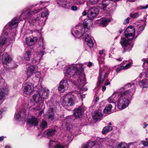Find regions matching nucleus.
Here are the masks:
<instances>
[{"instance_id": "obj_19", "label": "nucleus", "mask_w": 148, "mask_h": 148, "mask_svg": "<svg viewBox=\"0 0 148 148\" xmlns=\"http://www.w3.org/2000/svg\"><path fill=\"white\" fill-rule=\"evenodd\" d=\"M0 59L1 60L2 62L4 63L9 62L12 60L11 58L7 53H4L2 56H0Z\"/></svg>"}, {"instance_id": "obj_52", "label": "nucleus", "mask_w": 148, "mask_h": 148, "mask_svg": "<svg viewBox=\"0 0 148 148\" xmlns=\"http://www.w3.org/2000/svg\"><path fill=\"white\" fill-rule=\"evenodd\" d=\"M142 61L144 62V63H146L148 64V58L147 59L143 58L142 59Z\"/></svg>"}, {"instance_id": "obj_21", "label": "nucleus", "mask_w": 148, "mask_h": 148, "mask_svg": "<svg viewBox=\"0 0 148 148\" xmlns=\"http://www.w3.org/2000/svg\"><path fill=\"white\" fill-rule=\"evenodd\" d=\"M84 110L82 106L79 107L74 110V116L75 118L79 117L83 114Z\"/></svg>"}, {"instance_id": "obj_36", "label": "nucleus", "mask_w": 148, "mask_h": 148, "mask_svg": "<svg viewBox=\"0 0 148 148\" xmlns=\"http://www.w3.org/2000/svg\"><path fill=\"white\" fill-rule=\"evenodd\" d=\"M33 101L35 102H38L39 101L41 100L42 99L40 96V95L39 93L38 92V94L37 95H33Z\"/></svg>"}, {"instance_id": "obj_3", "label": "nucleus", "mask_w": 148, "mask_h": 148, "mask_svg": "<svg viewBox=\"0 0 148 148\" xmlns=\"http://www.w3.org/2000/svg\"><path fill=\"white\" fill-rule=\"evenodd\" d=\"M82 64H73L66 70L65 75L67 78H71V80H72V83L75 85L76 83L78 80L80 82V79L82 80L81 77L82 73L84 74L83 72V68Z\"/></svg>"}, {"instance_id": "obj_54", "label": "nucleus", "mask_w": 148, "mask_h": 148, "mask_svg": "<svg viewBox=\"0 0 148 148\" xmlns=\"http://www.w3.org/2000/svg\"><path fill=\"white\" fill-rule=\"evenodd\" d=\"M40 108V106H37L36 108H34V110H39Z\"/></svg>"}, {"instance_id": "obj_17", "label": "nucleus", "mask_w": 148, "mask_h": 148, "mask_svg": "<svg viewBox=\"0 0 148 148\" xmlns=\"http://www.w3.org/2000/svg\"><path fill=\"white\" fill-rule=\"evenodd\" d=\"M8 33L5 30L3 31L1 36V37L0 38V54L4 51L3 48V46L4 45L6 39L5 38H3V35L7 36Z\"/></svg>"}, {"instance_id": "obj_5", "label": "nucleus", "mask_w": 148, "mask_h": 148, "mask_svg": "<svg viewBox=\"0 0 148 148\" xmlns=\"http://www.w3.org/2000/svg\"><path fill=\"white\" fill-rule=\"evenodd\" d=\"M74 91L72 93H69L64 96L63 98V104L66 106H71L74 104L75 95Z\"/></svg>"}, {"instance_id": "obj_43", "label": "nucleus", "mask_w": 148, "mask_h": 148, "mask_svg": "<svg viewBox=\"0 0 148 148\" xmlns=\"http://www.w3.org/2000/svg\"><path fill=\"white\" fill-rule=\"evenodd\" d=\"M124 68L123 66L121 65H119L118 66L117 69L116 70V71L117 73H118L119 71H121V70L124 69Z\"/></svg>"}, {"instance_id": "obj_37", "label": "nucleus", "mask_w": 148, "mask_h": 148, "mask_svg": "<svg viewBox=\"0 0 148 148\" xmlns=\"http://www.w3.org/2000/svg\"><path fill=\"white\" fill-rule=\"evenodd\" d=\"M31 55V52L29 50H27L25 53L24 58L25 60H28L29 59Z\"/></svg>"}, {"instance_id": "obj_4", "label": "nucleus", "mask_w": 148, "mask_h": 148, "mask_svg": "<svg viewBox=\"0 0 148 148\" xmlns=\"http://www.w3.org/2000/svg\"><path fill=\"white\" fill-rule=\"evenodd\" d=\"M81 77L82 78V80L80 79V82L79 80L77 82L75 85L76 87V89L77 91H75V94H76L78 97L82 99L83 98L85 97L84 95H81V91L86 90V89H85L83 88V86L86 84V80L85 78V75L83 73H82L81 75Z\"/></svg>"}, {"instance_id": "obj_1", "label": "nucleus", "mask_w": 148, "mask_h": 148, "mask_svg": "<svg viewBox=\"0 0 148 148\" xmlns=\"http://www.w3.org/2000/svg\"><path fill=\"white\" fill-rule=\"evenodd\" d=\"M84 26L77 25L73 29L72 34L75 37L79 38L84 36L85 37V41L87 42V44L90 47L93 46V43L91 38L90 36V29L89 28L92 25L91 21L88 19H85L83 22Z\"/></svg>"}, {"instance_id": "obj_50", "label": "nucleus", "mask_w": 148, "mask_h": 148, "mask_svg": "<svg viewBox=\"0 0 148 148\" xmlns=\"http://www.w3.org/2000/svg\"><path fill=\"white\" fill-rule=\"evenodd\" d=\"M139 7L141 9H145L147 8H148V5H147L145 6H140Z\"/></svg>"}, {"instance_id": "obj_59", "label": "nucleus", "mask_w": 148, "mask_h": 148, "mask_svg": "<svg viewBox=\"0 0 148 148\" xmlns=\"http://www.w3.org/2000/svg\"><path fill=\"white\" fill-rule=\"evenodd\" d=\"M43 113V111L41 110V111H40L39 113V115L41 116L42 114Z\"/></svg>"}, {"instance_id": "obj_46", "label": "nucleus", "mask_w": 148, "mask_h": 148, "mask_svg": "<svg viewBox=\"0 0 148 148\" xmlns=\"http://www.w3.org/2000/svg\"><path fill=\"white\" fill-rule=\"evenodd\" d=\"M141 144L145 146H147L148 145V142L145 141H143L141 142Z\"/></svg>"}, {"instance_id": "obj_51", "label": "nucleus", "mask_w": 148, "mask_h": 148, "mask_svg": "<svg viewBox=\"0 0 148 148\" xmlns=\"http://www.w3.org/2000/svg\"><path fill=\"white\" fill-rule=\"evenodd\" d=\"M36 73V77L38 78V77H40V72H38H38H37V73Z\"/></svg>"}, {"instance_id": "obj_58", "label": "nucleus", "mask_w": 148, "mask_h": 148, "mask_svg": "<svg viewBox=\"0 0 148 148\" xmlns=\"http://www.w3.org/2000/svg\"><path fill=\"white\" fill-rule=\"evenodd\" d=\"M106 90V87L104 86H103L102 88V90L103 91H105Z\"/></svg>"}, {"instance_id": "obj_44", "label": "nucleus", "mask_w": 148, "mask_h": 148, "mask_svg": "<svg viewBox=\"0 0 148 148\" xmlns=\"http://www.w3.org/2000/svg\"><path fill=\"white\" fill-rule=\"evenodd\" d=\"M145 26V25L144 24L143 25L141 26H140L138 29V31L140 32L141 31H143L144 29Z\"/></svg>"}, {"instance_id": "obj_38", "label": "nucleus", "mask_w": 148, "mask_h": 148, "mask_svg": "<svg viewBox=\"0 0 148 148\" xmlns=\"http://www.w3.org/2000/svg\"><path fill=\"white\" fill-rule=\"evenodd\" d=\"M117 148H128V145L125 143L121 142L119 144Z\"/></svg>"}, {"instance_id": "obj_56", "label": "nucleus", "mask_w": 148, "mask_h": 148, "mask_svg": "<svg viewBox=\"0 0 148 148\" xmlns=\"http://www.w3.org/2000/svg\"><path fill=\"white\" fill-rule=\"evenodd\" d=\"M99 100V98L98 97H96L95 100V103L97 102Z\"/></svg>"}, {"instance_id": "obj_41", "label": "nucleus", "mask_w": 148, "mask_h": 148, "mask_svg": "<svg viewBox=\"0 0 148 148\" xmlns=\"http://www.w3.org/2000/svg\"><path fill=\"white\" fill-rule=\"evenodd\" d=\"M47 123L45 121H42L40 125V127L42 129H44L47 127Z\"/></svg>"}, {"instance_id": "obj_32", "label": "nucleus", "mask_w": 148, "mask_h": 148, "mask_svg": "<svg viewBox=\"0 0 148 148\" xmlns=\"http://www.w3.org/2000/svg\"><path fill=\"white\" fill-rule=\"evenodd\" d=\"M47 113L49 119L52 120L54 117L53 109L52 108H49L48 110Z\"/></svg>"}, {"instance_id": "obj_60", "label": "nucleus", "mask_w": 148, "mask_h": 148, "mask_svg": "<svg viewBox=\"0 0 148 148\" xmlns=\"http://www.w3.org/2000/svg\"><path fill=\"white\" fill-rule=\"evenodd\" d=\"M103 52H104V51L103 50H102V51H100L99 52V53L101 55L102 54H103Z\"/></svg>"}, {"instance_id": "obj_25", "label": "nucleus", "mask_w": 148, "mask_h": 148, "mask_svg": "<svg viewBox=\"0 0 148 148\" xmlns=\"http://www.w3.org/2000/svg\"><path fill=\"white\" fill-rule=\"evenodd\" d=\"M27 122L29 124L33 126L37 125L38 123V119L34 117L28 119Z\"/></svg>"}, {"instance_id": "obj_27", "label": "nucleus", "mask_w": 148, "mask_h": 148, "mask_svg": "<svg viewBox=\"0 0 148 148\" xmlns=\"http://www.w3.org/2000/svg\"><path fill=\"white\" fill-rule=\"evenodd\" d=\"M43 51H40V53H37L36 55H37V57H35L33 58L32 62L34 63H38L40 61L42 55L44 54L43 53Z\"/></svg>"}, {"instance_id": "obj_40", "label": "nucleus", "mask_w": 148, "mask_h": 148, "mask_svg": "<svg viewBox=\"0 0 148 148\" xmlns=\"http://www.w3.org/2000/svg\"><path fill=\"white\" fill-rule=\"evenodd\" d=\"M49 13L48 10L46 8L44 9V11L41 14V16L42 17H46L49 14Z\"/></svg>"}, {"instance_id": "obj_28", "label": "nucleus", "mask_w": 148, "mask_h": 148, "mask_svg": "<svg viewBox=\"0 0 148 148\" xmlns=\"http://www.w3.org/2000/svg\"><path fill=\"white\" fill-rule=\"evenodd\" d=\"M40 20L39 17L36 18L33 17L31 18L29 21V23L30 25H34L37 24L39 23Z\"/></svg>"}, {"instance_id": "obj_8", "label": "nucleus", "mask_w": 148, "mask_h": 148, "mask_svg": "<svg viewBox=\"0 0 148 148\" xmlns=\"http://www.w3.org/2000/svg\"><path fill=\"white\" fill-rule=\"evenodd\" d=\"M125 35L129 40H132L135 34V29L132 26L128 27L124 32Z\"/></svg>"}, {"instance_id": "obj_48", "label": "nucleus", "mask_w": 148, "mask_h": 148, "mask_svg": "<svg viewBox=\"0 0 148 148\" xmlns=\"http://www.w3.org/2000/svg\"><path fill=\"white\" fill-rule=\"evenodd\" d=\"M71 9L73 11H76L77 10L78 8L76 6H71Z\"/></svg>"}, {"instance_id": "obj_55", "label": "nucleus", "mask_w": 148, "mask_h": 148, "mask_svg": "<svg viewBox=\"0 0 148 148\" xmlns=\"http://www.w3.org/2000/svg\"><path fill=\"white\" fill-rule=\"evenodd\" d=\"M110 84V82H108V80H107L106 81V82L105 83V85L106 86L109 85Z\"/></svg>"}, {"instance_id": "obj_18", "label": "nucleus", "mask_w": 148, "mask_h": 148, "mask_svg": "<svg viewBox=\"0 0 148 148\" xmlns=\"http://www.w3.org/2000/svg\"><path fill=\"white\" fill-rule=\"evenodd\" d=\"M119 89L114 92L111 96L108 99V102L109 103H114L116 102L117 99V96L119 94Z\"/></svg>"}, {"instance_id": "obj_30", "label": "nucleus", "mask_w": 148, "mask_h": 148, "mask_svg": "<svg viewBox=\"0 0 148 148\" xmlns=\"http://www.w3.org/2000/svg\"><path fill=\"white\" fill-rule=\"evenodd\" d=\"M102 115L101 113L99 111L96 112L94 115H93V118L95 120H101L102 118Z\"/></svg>"}, {"instance_id": "obj_33", "label": "nucleus", "mask_w": 148, "mask_h": 148, "mask_svg": "<svg viewBox=\"0 0 148 148\" xmlns=\"http://www.w3.org/2000/svg\"><path fill=\"white\" fill-rule=\"evenodd\" d=\"M8 92V90L6 88H3L0 89V100L3 98Z\"/></svg>"}, {"instance_id": "obj_49", "label": "nucleus", "mask_w": 148, "mask_h": 148, "mask_svg": "<svg viewBox=\"0 0 148 148\" xmlns=\"http://www.w3.org/2000/svg\"><path fill=\"white\" fill-rule=\"evenodd\" d=\"M110 145L111 146H114V144L115 142V140H114L111 139L110 140Z\"/></svg>"}, {"instance_id": "obj_10", "label": "nucleus", "mask_w": 148, "mask_h": 148, "mask_svg": "<svg viewBox=\"0 0 148 148\" xmlns=\"http://www.w3.org/2000/svg\"><path fill=\"white\" fill-rule=\"evenodd\" d=\"M99 12V10L97 8H90L87 12L88 16L89 19H92L97 16Z\"/></svg>"}, {"instance_id": "obj_35", "label": "nucleus", "mask_w": 148, "mask_h": 148, "mask_svg": "<svg viewBox=\"0 0 148 148\" xmlns=\"http://www.w3.org/2000/svg\"><path fill=\"white\" fill-rule=\"evenodd\" d=\"M112 129V127L108 126L105 127L103 128L102 131V133L103 134H105L108 132L111 131Z\"/></svg>"}, {"instance_id": "obj_13", "label": "nucleus", "mask_w": 148, "mask_h": 148, "mask_svg": "<svg viewBox=\"0 0 148 148\" xmlns=\"http://www.w3.org/2000/svg\"><path fill=\"white\" fill-rule=\"evenodd\" d=\"M34 87L32 84L30 83H26L24 85L23 90L24 93L26 94L30 95L33 92Z\"/></svg>"}, {"instance_id": "obj_45", "label": "nucleus", "mask_w": 148, "mask_h": 148, "mask_svg": "<svg viewBox=\"0 0 148 148\" xmlns=\"http://www.w3.org/2000/svg\"><path fill=\"white\" fill-rule=\"evenodd\" d=\"M132 64V63H130L126 64L125 66H124V69H126L130 68Z\"/></svg>"}, {"instance_id": "obj_57", "label": "nucleus", "mask_w": 148, "mask_h": 148, "mask_svg": "<svg viewBox=\"0 0 148 148\" xmlns=\"http://www.w3.org/2000/svg\"><path fill=\"white\" fill-rule=\"evenodd\" d=\"M92 65V63L90 62H89L88 63V64L87 65V66L88 67H90Z\"/></svg>"}, {"instance_id": "obj_24", "label": "nucleus", "mask_w": 148, "mask_h": 148, "mask_svg": "<svg viewBox=\"0 0 148 148\" xmlns=\"http://www.w3.org/2000/svg\"><path fill=\"white\" fill-rule=\"evenodd\" d=\"M111 21V19L110 18H103L100 21L99 25L101 26L106 27Z\"/></svg>"}, {"instance_id": "obj_53", "label": "nucleus", "mask_w": 148, "mask_h": 148, "mask_svg": "<svg viewBox=\"0 0 148 148\" xmlns=\"http://www.w3.org/2000/svg\"><path fill=\"white\" fill-rule=\"evenodd\" d=\"M87 12L86 10H84L82 13V16H84L86 15L87 14Z\"/></svg>"}, {"instance_id": "obj_42", "label": "nucleus", "mask_w": 148, "mask_h": 148, "mask_svg": "<svg viewBox=\"0 0 148 148\" xmlns=\"http://www.w3.org/2000/svg\"><path fill=\"white\" fill-rule=\"evenodd\" d=\"M139 16V14L137 12L134 14H130V17L133 18H135Z\"/></svg>"}, {"instance_id": "obj_22", "label": "nucleus", "mask_w": 148, "mask_h": 148, "mask_svg": "<svg viewBox=\"0 0 148 148\" xmlns=\"http://www.w3.org/2000/svg\"><path fill=\"white\" fill-rule=\"evenodd\" d=\"M19 20L17 18H14L8 23V27L10 29L16 27L17 26Z\"/></svg>"}, {"instance_id": "obj_20", "label": "nucleus", "mask_w": 148, "mask_h": 148, "mask_svg": "<svg viewBox=\"0 0 148 148\" xmlns=\"http://www.w3.org/2000/svg\"><path fill=\"white\" fill-rule=\"evenodd\" d=\"M49 147H52V148H66V145L64 146L60 144H57L56 142L51 140L49 143Z\"/></svg>"}, {"instance_id": "obj_64", "label": "nucleus", "mask_w": 148, "mask_h": 148, "mask_svg": "<svg viewBox=\"0 0 148 148\" xmlns=\"http://www.w3.org/2000/svg\"><path fill=\"white\" fill-rule=\"evenodd\" d=\"M5 148H11V147L10 145H8L5 146Z\"/></svg>"}, {"instance_id": "obj_6", "label": "nucleus", "mask_w": 148, "mask_h": 148, "mask_svg": "<svg viewBox=\"0 0 148 148\" xmlns=\"http://www.w3.org/2000/svg\"><path fill=\"white\" fill-rule=\"evenodd\" d=\"M42 10L41 8H36L32 12H31V10L29 8H27L24 9L21 15V17L23 18V19H25L26 18L29 17L32 14H36Z\"/></svg>"}, {"instance_id": "obj_9", "label": "nucleus", "mask_w": 148, "mask_h": 148, "mask_svg": "<svg viewBox=\"0 0 148 148\" xmlns=\"http://www.w3.org/2000/svg\"><path fill=\"white\" fill-rule=\"evenodd\" d=\"M37 87L39 90L38 93L41 99L46 98L47 97L49 92V90L42 88L40 84H38Z\"/></svg>"}, {"instance_id": "obj_12", "label": "nucleus", "mask_w": 148, "mask_h": 148, "mask_svg": "<svg viewBox=\"0 0 148 148\" xmlns=\"http://www.w3.org/2000/svg\"><path fill=\"white\" fill-rule=\"evenodd\" d=\"M68 82L67 80L61 81L58 87V90L61 92L67 90L69 88Z\"/></svg>"}, {"instance_id": "obj_29", "label": "nucleus", "mask_w": 148, "mask_h": 148, "mask_svg": "<svg viewBox=\"0 0 148 148\" xmlns=\"http://www.w3.org/2000/svg\"><path fill=\"white\" fill-rule=\"evenodd\" d=\"M139 86L142 88H147L148 87V80L145 79L140 80L138 82Z\"/></svg>"}, {"instance_id": "obj_26", "label": "nucleus", "mask_w": 148, "mask_h": 148, "mask_svg": "<svg viewBox=\"0 0 148 148\" xmlns=\"http://www.w3.org/2000/svg\"><path fill=\"white\" fill-rule=\"evenodd\" d=\"M26 115L25 112L23 110H22L19 113L15 114V118L16 119L20 120L23 118H25Z\"/></svg>"}, {"instance_id": "obj_14", "label": "nucleus", "mask_w": 148, "mask_h": 148, "mask_svg": "<svg viewBox=\"0 0 148 148\" xmlns=\"http://www.w3.org/2000/svg\"><path fill=\"white\" fill-rule=\"evenodd\" d=\"M71 0H57L58 3L61 7L66 9L70 8L71 4Z\"/></svg>"}, {"instance_id": "obj_11", "label": "nucleus", "mask_w": 148, "mask_h": 148, "mask_svg": "<svg viewBox=\"0 0 148 148\" xmlns=\"http://www.w3.org/2000/svg\"><path fill=\"white\" fill-rule=\"evenodd\" d=\"M99 77L97 86V87H99L102 83L104 79L107 76L108 73V72L105 71L103 69H101L99 71Z\"/></svg>"}, {"instance_id": "obj_62", "label": "nucleus", "mask_w": 148, "mask_h": 148, "mask_svg": "<svg viewBox=\"0 0 148 148\" xmlns=\"http://www.w3.org/2000/svg\"><path fill=\"white\" fill-rule=\"evenodd\" d=\"M144 127H143V128H144L146 127L147 125V124L145 122L144 123Z\"/></svg>"}, {"instance_id": "obj_39", "label": "nucleus", "mask_w": 148, "mask_h": 148, "mask_svg": "<svg viewBox=\"0 0 148 148\" xmlns=\"http://www.w3.org/2000/svg\"><path fill=\"white\" fill-rule=\"evenodd\" d=\"M95 143L93 142H90L85 144L83 148H89L92 147L94 145Z\"/></svg>"}, {"instance_id": "obj_34", "label": "nucleus", "mask_w": 148, "mask_h": 148, "mask_svg": "<svg viewBox=\"0 0 148 148\" xmlns=\"http://www.w3.org/2000/svg\"><path fill=\"white\" fill-rule=\"evenodd\" d=\"M47 131V138L54 135L56 132V130L54 129H49Z\"/></svg>"}, {"instance_id": "obj_31", "label": "nucleus", "mask_w": 148, "mask_h": 148, "mask_svg": "<svg viewBox=\"0 0 148 148\" xmlns=\"http://www.w3.org/2000/svg\"><path fill=\"white\" fill-rule=\"evenodd\" d=\"M112 108V105L110 104L106 106L103 110L104 113L106 114H110L111 112Z\"/></svg>"}, {"instance_id": "obj_61", "label": "nucleus", "mask_w": 148, "mask_h": 148, "mask_svg": "<svg viewBox=\"0 0 148 148\" xmlns=\"http://www.w3.org/2000/svg\"><path fill=\"white\" fill-rule=\"evenodd\" d=\"M4 137L3 136L0 137V141H3V140Z\"/></svg>"}, {"instance_id": "obj_47", "label": "nucleus", "mask_w": 148, "mask_h": 148, "mask_svg": "<svg viewBox=\"0 0 148 148\" xmlns=\"http://www.w3.org/2000/svg\"><path fill=\"white\" fill-rule=\"evenodd\" d=\"M130 19V18L129 17H127L126 19H125L124 22L123 24H126L128 23L129 22V20Z\"/></svg>"}, {"instance_id": "obj_7", "label": "nucleus", "mask_w": 148, "mask_h": 148, "mask_svg": "<svg viewBox=\"0 0 148 148\" xmlns=\"http://www.w3.org/2000/svg\"><path fill=\"white\" fill-rule=\"evenodd\" d=\"M99 0H89L91 4L92 5L97 3ZM110 3V0H103L102 2L99 4L98 7L103 10H105L107 6Z\"/></svg>"}, {"instance_id": "obj_2", "label": "nucleus", "mask_w": 148, "mask_h": 148, "mask_svg": "<svg viewBox=\"0 0 148 148\" xmlns=\"http://www.w3.org/2000/svg\"><path fill=\"white\" fill-rule=\"evenodd\" d=\"M134 84L128 83L124 87L119 89V94L116 101L118 108L119 110H123L127 107L130 103L128 98L130 97L133 95V92H131L130 90H125L129 88L134 87Z\"/></svg>"}, {"instance_id": "obj_15", "label": "nucleus", "mask_w": 148, "mask_h": 148, "mask_svg": "<svg viewBox=\"0 0 148 148\" xmlns=\"http://www.w3.org/2000/svg\"><path fill=\"white\" fill-rule=\"evenodd\" d=\"M120 43L125 50H130L133 47V46L129 42V41L126 38H122L120 41Z\"/></svg>"}, {"instance_id": "obj_63", "label": "nucleus", "mask_w": 148, "mask_h": 148, "mask_svg": "<svg viewBox=\"0 0 148 148\" xmlns=\"http://www.w3.org/2000/svg\"><path fill=\"white\" fill-rule=\"evenodd\" d=\"M144 74V73H141L140 74L139 77H141L143 75V74Z\"/></svg>"}, {"instance_id": "obj_23", "label": "nucleus", "mask_w": 148, "mask_h": 148, "mask_svg": "<svg viewBox=\"0 0 148 148\" xmlns=\"http://www.w3.org/2000/svg\"><path fill=\"white\" fill-rule=\"evenodd\" d=\"M37 40V38L36 37H33V38L30 37H28L26 38V43L29 46L35 44Z\"/></svg>"}, {"instance_id": "obj_16", "label": "nucleus", "mask_w": 148, "mask_h": 148, "mask_svg": "<svg viewBox=\"0 0 148 148\" xmlns=\"http://www.w3.org/2000/svg\"><path fill=\"white\" fill-rule=\"evenodd\" d=\"M38 71V68L37 66L34 65L30 66L27 69V77H30L34 73H37Z\"/></svg>"}]
</instances>
